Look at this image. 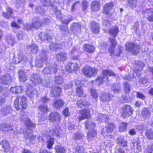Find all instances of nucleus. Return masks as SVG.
I'll list each match as a JSON object with an SVG mask.
<instances>
[{"label":"nucleus","instance_id":"49","mask_svg":"<svg viewBox=\"0 0 153 153\" xmlns=\"http://www.w3.org/2000/svg\"><path fill=\"white\" fill-rule=\"evenodd\" d=\"M38 108L39 110L43 113H45L48 111V106L47 105H39L38 107Z\"/></svg>","mask_w":153,"mask_h":153},{"label":"nucleus","instance_id":"61","mask_svg":"<svg viewBox=\"0 0 153 153\" xmlns=\"http://www.w3.org/2000/svg\"><path fill=\"white\" fill-rule=\"evenodd\" d=\"M84 149L83 146H78L75 148V153H84Z\"/></svg>","mask_w":153,"mask_h":153},{"label":"nucleus","instance_id":"41","mask_svg":"<svg viewBox=\"0 0 153 153\" xmlns=\"http://www.w3.org/2000/svg\"><path fill=\"white\" fill-rule=\"evenodd\" d=\"M117 141L118 144L121 145L122 146L125 147L126 146L127 141L125 140L123 137L120 135L118 136Z\"/></svg>","mask_w":153,"mask_h":153},{"label":"nucleus","instance_id":"25","mask_svg":"<svg viewBox=\"0 0 153 153\" xmlns=\"http://www.w3.org/2000/svg\"><path fill=\"white\" fill-rule=\"evenodd\" d=\"M56 57L58 61H64L66 60L68 58L67 54L64 52H61L58 53L57 54Z\"/></svg>","mask_w":153,"mask_h":153},{"label":"nucleus","instance_id":"39","mask_svg":"<svg viewBox=\"0 0 153 153\" xmlns=\"http://www.w3.org/2000/svg\"><path fill=\"white\" fill-rule=\"evenodd\" d=\"M95 124L94 122L88 120L85 122V127L86 129H93L95 126Z\"/></svg>","mask_w":153,"mask_h":153},{"label":"nucleus","instance_id":"10","mask_svg":"<svg viewBox=\"0 0 153 153\" xmlns=\"http://www.w3.org/2000/svg\"><path fill=\"white\" fill-rule=\"evenodd\" d=\"M57 65H54L53 67L51 65L47 66L44 69L42 72L44 74H51L52 73L55 74L57 71Z\"/></svg>","mask_w":153,"mask_h":153},{"label":"nucleus","instance_id":"28","mask_svg":"<svg viewBox=\"0 0 153 153\" xmlns=\"http://www.w3.org/2000/svg\"><path fill=\"white\" fill-rule=\"evenodd\" d=\"M28 51L31 53L35 54L38 50V48L37 45L35 44H33L31 45H28L27 47Z\"/></svg>","mask_w":153,"mask_h":153},{"label":"nucleus","instance_id":"16","mask_svg":"<svg viewBox=\"0 0 153 153\" xmlns=\"http://www.w3.org/2000/svg\"><path fill=\"white\" fill-rule=\"evenodd\" d=\"M90 24L92 31L95 34L99 33L100 31V27L98 23L93 21L91 22Z\"/></svg>","mask_w":153,"mask_h":153},{"label":"nucleus","instance_id":"6","mask_svg":"<svg viewBox=\"0 0 153 153\" xmlns=\"http://www.w3.org/2000/svg\"><path fill=\"white\" fill-rule=\"evenodd\" d=\"M97 68H92L88 66H86L82 69L83 74L88 77H91L94 75L97 72Z\"/></svg>","mask_w":153,"mask_h":153},{"label":"nucleus","instance_id":"30","mask_svg":"<svg viewBox=\"0 0 153 153\" xmlns=\"http://www.w3.org/2000/svg\"><path fill=\"white\" fill-rule=\"evenodd\" d=\"M59 132L57 128H55L54 129H52L50 130L48 133V135L50 136L51 139H54V137H53L54 136H56L59 137Z\"/></svg>","mask_w":153,"mask_h":153},{"label":"nucleus","instance_id":"1","mask_svg":"<svg viewBox=\"0 0 153 153\" xmlns=\"http://www.w3.org/2000/svg\"><path fill=\"white\" fill-rule=\"evenodd\" d=\"M20 119L21 121L24 123L27 128H26L25 130L22 131H19L18 132L20 133L23 132L24 138L26 140L29 139L30 142L33 144L34 141L36 139V136L32 134V131L31 130L35 128V125L31 122L27 115H22Z\"/></svg>","mask_w":153,"mask_h":153},{"label":"nucleus","instance_id":"43","mask_svg":"<svg viewBox=\"0 0 153 153\" xmlns=\"http://www.w3.org/2000/svg\"><path fill=\"white\" fill-rule=\"evenodd\" d=\"M41 83L45 87H49L51 88V86H52V85H51L49 78L47 77H45L42 80L41 79Z\"/></svg>","mask_w":153,"mask_h":153},{"label":"nucleus","instance_id":"23","mask_svg":"<svg viewBox=\"0 0 153 153\" xmlns=\"http://www.w3.org/2000/svg\"><path fill=\"white\" fill-rule=\"evenodd\" d=\"M0 145L2 146L4 152H8L10 149L8 141L6 140H3L0 143Z\"/></svg>","mask_w":153,"mask_h":153},{"label":"nucleus","instance_id":"48","mask_svg":"<svg viewBox=\"0 0 153 153\" xmlns=\"http://www.w3.org/2000/svg\"><path fill=\"white\" fill-rule=\"evenodd\" d=\"M127 5L131 9H133L136 7L137 0H127Z\"/></svg>","mask_w":153,"mask_h":153},{"label":"nucleus","instance_id":"22","mask_svg":"<svg viewBox=\"0 0 153 153\" xmlns=\"http://www.w3.org/2000/svg\"><path fill=\"white\" fill-rule=\"evenodd\" d=\"M81 28V25L77 23H74L71 26V30L75 34H77L80 31Z\"/></svg>","mask_w":153,"mask_h":153},{"label":"nucleus","instance_id":"8","mask_svg":"<svg viewBox=\"0 0 153 153\" xmlns=\"http://www.w3.org/2000/svg\"><path fill=\"white\" fill-rule=\"evenodd\" d=\"M109 40H110L111 45L108 49V51L110 54H114L115 56H119L121 52V48L119 47L117 50V52H114V48L117 45V43L115 39L114 38H110Z\"/></svg>","mask_w":153,"mask_h":153},{"label":"nucleus","instance_id":"17","mask_svg":"<svg viewBox=\"0 0 153 153\" xmlns=\"http://www.w3.org/2000/svg\"><path fill=\"white\" fill-rule=\"evenodd\" d=\"M49 120L52 122L60 120L59 114L56 112L52 113L48 117Z\"/></svg>","mask_w":153,"mask_h":153},{"label":"nucleus","instance_id":"64","mask_svg":"<svg viewBox=\"0 0 153 153\" xmlns=\"http://www.w3.org/2000/svg\"><path fill=\"white\" fill-rule=\"evenodd\" d=\"M108 129V131L111 132H112L114 128L116 127L115 124L113 123H111L108 124V126L107 127Z\"/></svg>","mask_w":153,"mask_h":153},{"label":"nucleus","instance_id":"42","mask_svg":"<svg viewBox=\"0 0 153 153\" xmlns=\"http://www.w3.org/2000/svg\"><path fill=\"white\" fill-rule=\"evenodd\" d=\"M10 91L13 93L18 94L22 93V90L21 86L13 87L10 88Z\"/></svg>","mask_w":153,"mask_h":153},{"label":"nucleus","instance_id":"11","mask_svg":"<svg viewBox=\"0 0 153 153\" xmlns=\"http://www.w3.org/2000/svg\"><path fill=\"white\" fill-rule=\"evenodd\" d=\"M66 69L69 72L71 73L73 71H77L79 69V67L76 63L70 62L66 66Z\"/></svg>","mask_w":153,"mask_h":153},{"label":"nucleus","instance_id":"33","mask_svg":"<svg viewBox=\"0 0 153 153\" xmlns=\"http://www.w3.org/2000/svg\"><path fill=\"white\" fill-rule=\"evenodd\" d=\"M49 47L51 50L55 51L62 48V46L60 44L53 42L50 44Z\"/></svg>","mask_w":153,"mask_h":153},{"label":"nucleus","instance_id":"44","mask_svg":"<svg viewBox=\"0 0 153 153\" xmlns=\"http://www.w3.org/2000/svg\"><path fill=\"white\" fill-rule=\"evenodd\" d=\"M111 89L112 91L115 92H119L121 91V85L119 83H114L112 86Z\"/></svg>","mask_w":153,"mask_h":153},{"label":"nucleus","instance_id":"12","mask_svg":"<svg viewBox=\"0 0 153 153\" xmlns=\"http://www.w3.org/2000/svg\"><path fill=\"white\" fill-rule=\"evenodd\" d=\"M51 87L52 88L51 95L52 97H56L60 96L62 90L59 87H55L51 86Z\"/></svg>","mask_w":153,"mask_h":153},{"label":"nucleus","instance_id":"27","mask_svg":"<svg viewBox=\"0 0 153 153\" xmlns=\"http://www.w3.org/2000/svg\"><path fill=\"white\" fill-rule=\"evenodd\" d=\"M143 14H147V19L149 22H153V10L152 9H148L143 12Z\"/></svg>","mask_w":153,"mask_h":153},{"label":"nucleus","instance_id":"60","mask_svg":"<svg viewBox=\"0 0 153 153\" xmlns=\"http://www.w3.org/2000/svg\"><path fill=\"white\" fill-rule=\"evenodd\" d=\"M127 127V124L126 123L122 122L119 126V131L120 132L124 131L126 129Z\"/></svg>","mask_w":153,"mask_h":153},{"label":"nucleus","instance_id":"34","mask_svg":"<svg viewBox=\"0 0 153 153\" xmlns=\"http://www.w3.org/2000/svg\"><path fill=\"white\" fill-rule=\"evenodd\" d=\"M39 37L42 41L44 40L50 41L51 39V38L48 34L44 32L40 33L39 35Z\"/></svg>","mask_w":153,"mask_h":153},{"label":"nucleus","instance_id":"14","mask_svg":"<svg viewBox=\"0 0 153 153\" xmlns=\"http://www.w3.org/2000/svg\"><path fill=\"white\" fill-rule=\"evenodd\" d=\"M113 6V4L112 2H110L106 4L103 7V13L107 15H108L109 16L112 15L111 13H110V10L111 9Z\"/></svg>","mask_w":153,"mask_h":153},{"label":"nucleus","instance_id":"3","mask_svg":"<svg viewBox=\"0 0 153 153\" xmlns=\"http://www.w3.org/2000/svg\"><path fill=\"white\" fill-rule=\"evenodd\" d=\"M134 63L135 67L133 73L132 77L133 79L140 76L141 74V71L145 65L143 62L140 61H136Z\"/></svg>","mask_w":153,"mask_h":153},{"label":"nucleus","instance_id":"29","mask_svg":"<svg viewBox=\"0 0 153 153\" xmlns=\"http://www.w3.org/2000/svg\"><path fill=\"white\" fill-rule=\"evenodd\" d=\"M97 132L94 129L90 130L88 134L87 138L89 141H91L97 137Z\"/></svg>","mask_w":153,"mask_h":153},{"label":"nucleus","instance_id":"47","mask_svg":"<svg viewBox=\"0 0 153 153\" xmlns=\"http://www.w3.org/2000/svg\"><path fill=\"white\" fill-rule=\"evenodd\" d=\"M109 137L110 139L111 138V140H106L105 142V143L107 146L110 148H111L114 144V137L113 136H110Z\"/></svg>","mask_w":153,"mask_h":153},{"label":"nucleus","instance_id":"50","mask_svg":"<svg viewBox=\"0 0 153 153\" xmlns=\"http://www.w3.org/2000/svg\"><path fill=\"white\" fill-rule=\"evenodd\" d=\"M84 49L85 51L90 53H93L95 48L93 46L86 44L85 45Z\"/></svg>","mask_w":153,"mask_h":153},{"label":"nucleus","instance_id":"19","mask_svg":"<svg viewBox=\"0 0 153 153\" xmlns=\"http://www.w3.org/2000/svg\"><path fill=\"white\" fill-rule=\"evenodd\" d=\"M1 79L3 84L6 85L10 84L12 81L11 77L8 74L2 76Z\"/></svg>","mask_w":153,"mask_h":153},{"label":"nucleus","instance_id":"4","mask_svg":"<svg viewBox=\"0 0 153 153\" xmlns=\"http://www.w3.org/2000/svg\"><path fill=\"white\" fill-rule=\"evenodd\" d=\"M49 21V19H41L40 18L37 17L33 20V28L38 29L42 26L48 24Z\"/></svg>","mask_w":153,"mask_h":153},{"label":"nucleus","instance_id":"45","mask_svg":"<svg viewBox=\"0 0 153 153\" xmlns=\"http://www.w3.org/2000/svg\"><path fill=\"white\" fill-rule=\"evenodd\" d=\"M109 32V33L114 36L113 38L115 39V37L119 32L118 27L116 26L113 27L111 28L110 29Z\"/></svg>","mask_w":153,"mask_h":153},{"label":"nucleus","instance_id":"56","mask_svg":"<svg viewBox=\"0 0 153 153\" xmlns=\"http://www.w3.org/2000/svg\"><path fill=\"white\" fill-rule=\"evenodd\" d=\"M45 62L43 61L42 59L40 58L37 59L35 61V65L37 67H41L43 66V62Z\"/></svg>","mask_w":153,"mask_h":153},{"label":"nucleus","instance_id":"54","mask_svg":"<svg viewBox=\"0 0 153 153\" xmlns=\"http://www.w3.org/2000/svg\"><path fill=\"white\" fill-rule=\"evenodd\" d=\"M35 10L37 13L41 15L44 14L45 12L44 7L41 6H38L36 7Z\"/></svg>","mask_w":153,"mask_h":153},{"label":"nucleus","instance_id":"52","mask_svg":"<svg viewBox=\"0 0 153 153\" xmlns=\"http://www.w3.org/2000/svg\"><path fill=\"white\" fill-rule=\"evenodd\" d=\"M41 3L44 6L47 7L51 6V7H53V3H52L51 0H41Z\"/></svg>","mask_w":153,"mask_h":153},{"label":"nucleus","instance_id":"20","mask_svg":"<svg viewBox=\"0 0 153 153\" xmlns=\"http://www.w3.org/2000/svg\"><path fill=\"white\" fill-rule=\"evenodd\" d=\"M134 151L136 153H138L142 150L141 146L140 140L138 139L137 141L132 143Z\"/></svg>","mask_w":153,"mask_h":153},{"label":"nucleus","instance_id":"24","mask_svg":"<svg viewBox=\"0 0 153 153\" xmlns=\"http://www.w3.org/2000/svg\"><path fill=\"white\" fill-rule=\"evenodd\" d=\"M25 55L22 52H20L16 57L15 56L14 57L13 60L15 63L16 64L19 63L24 59H25Z\"/></svg>","mask_w":153,"mask_h":153},{"label":"nucleus","instance_id":"15","mask_svg":"<svg viewBox=\"0 0 153 153\" xmlns=\"http://www.w3.org/2000/svg\"><path fill=\"white\" fill-rule=\"evenodd\" d=\"M101 100L103 102L108 101L113 97V96L109 93H102L100 95Z\"/></svg>","mask_w":153,"mask_h":153},{"label":"nucleus","instance_id":"5","mask_svg":"<svg viewBox=\"0 0 153 153\" xmlns=\"http://www.w3.org/2000/svg\"><path fill=\"white\" fill-rule=\"evenodd\" d=\"M103 76H100L98 77L96 80L97 83L100 85L101 83L103 82V81L108 80V76H116V74L111 71H108L106 70L102 71V72Z\"/></svg>","mask_w":153,"mask_h":153},{"label":"nucleus","instance_id":"35","mask_svg":"<svg viewBox=\"0 0 153 153\" xmlns=\"http://www.w3.org/2000/svg\"><path fill=\"white\" fill-rule=\"evenodd\" d=\"M108 115L100 114L98 115L97 121L99 123L105 122L107 123L108 120Z\"/></svg>","mask_w":153,"mask_h":153},{"label":"nucleus","instance_id":"21","mask_svg":"<svg viewBox=\"0 0 153 153\" xmlns=\"http://www.w3.org/2000/svg\"><path fill=\"white\" fill-rule=\"evenodd\" d=\"M27 89L26 91L27 94L31 97H33L36 93V91L34 88H33L31 85H28L27 86Z\"/></svg>","mask_w":153,"mask_h":153},{"label":"nucleus","instance_id":"53","mask_svg":"<svg viewBox=\"0 0 153 153\" xmlns=\"http://www.w3.org/2000/svg\"><path fill=\"white\" fill-rule=\"evenodd\" d=\"M139 81L140 84L145 86H147L149 83L148 79L146 76L140 78Z\"/></svg>","mask_w":153,"mask_h":153},{"label":"nucleus","instance_id":"13","mask_svg":"<svg viewBox=\"0 0 153 153\" xmlns=\"http://www.w3.org/2000/svg\"><path fill=\"white\" fill-rule=\"evenodd\" d=\"M30 80L35 85L41 83V79L39 75L37 74H33L31 75L30 77Z\"/></svg>","mask_w":153,"mask_h":153},{"label":"nucleus","instance_id":"36","mask_svg":"<svg viewBox=\"0 0 153 153\" xmlns=\"http://www.w3.org/2000/svg\"><path fill=\"white\" fill-rule=\"evenodd\" d=\"M0 129L3 131H8L12 130L13 128L10 125L2 124L0 125Z\"/></svg>","mask_w":153,"mask_h":153},{"label":"nucleus","instance_id":"62","mask_svg":"<svg viewBox=\"0 0 153 153\" xmlns=\"http://www.w3.org/2000/svg\"><path fill=\"white\" fill-rule=\"evenodd\" d=\"M91 95L93 98L95 100H96L98 98V95L96 90L92 88L91 89Z\"/></svg>","mask_w":153,"mask_h":153},{"label":"nucleus","instance_id":"31","mask_svg":"<svg viewBox=\"0 0 153 153\" xmlns=\"http://www.w3.org/2000/svg\"><path fill=\"white\" fill-rule=\"evenodd\" d=\"M100 4L99 1H94L91 3V8L92 10L97 11L100 8Z\"/></svg>","mask_w":153,"mask_h":153},{"label":"nucleus","instance_id":"37","mask_svg":"<svg viewBox=\"0 0 153 153\" xmlns=\"http://www.w3.org/2000/svg\"><path fill=\"white\" fill-rule=\"evenodd\" d=\"M19 80L21 81L25 82L27 79L25 73L22 70L19 71Z\"/></svg>","mask_w":153,"mask_h":153},{"label":"nucleus","instance_id":"26","mask_svg":"<svg viewBox=\"0 0 153 153\" xmlns=\"http://www.w3.org/2000/svg\"><path fill=\"white\" fill-rule=\"evenodd\" d=\"M64 104L63 101L61 99L56 100L53 103V106L55 109H59Z\"/></svg>","mask_w":153,"mask_h":153},{"label":"nucleus","instance_id":"63","mask_svg":"<svg viewBox=\"0 0 153 153\" xmlns=\"http://www.w3.org/2000/svg\"><path fill=\"white\" fill-rule=\"evenodd\" d=\"M60 28L62 33L64 34H67L68 33V29L66 26L64 27L62 26H60Z\"/></svg>","mask_w":153,"mask_h":153},{"label":"nucleus","instance_id":"58","mask_svg":"<svg viewBox=\"0 0 153 153\" xmlns=\"http://www.w3.org/2000/svg\"><path fill=\"white\" fill-rule=\"evenodd\" d=\"M54 141L53 139H51L49 140L47 142V146L48 149H53V145L54 144Z\"/></svg>","mask_w":153,"mask_h":153},{"label":"nucleus","instance_id":"57","mask_svg":"<svg viewBox=\"0 0 153 153\" xmlns=\"http://www.w3.org/2000/svg\"><path fill=\"white\" fill-rule=\"evenodd\" d=\"M7 42L11 46H13L14 43V38L13 36L8 35L7 36Z\"/></svg>","mask_w":153,"mask_h":153},{"label":"nucleus","instance_id":"55","mask_svg":"<svg viewBox=\"0 0 153 153\" xmlns=\"http://www.w3.org/2000/svg\"><path fill=\"white\" fill-rule=\"evenodd\" d=\"M75 90L76 95L80 97L83 94V91L82 87H76Z\"/></svg>","mask_w":153,"mask_h":153},{"label":"nucleus","instance_id":"46","mask_svg":"<svg viewBox=\"0 0 153 153\" xmlns=\"http://www.w3.org/2000/svg\"><path fill=\"white\" fill-rule=\"evenodd\" d=\"M145 135L147 138L149 140L153 139V130L152 129H147L146 130Z\"/></svg>","mask_w":153,"mask_h":153},{"label":"nucleus","instance_id":"51","mask_svg":"<svg viewBox=\"0 0 153 153\" xmlns=\"http://www.w3.org/2000/svg\"><path fill=\"white\" fill-rule=\"evenodd\" d=\"M124 92L126 93H129L130 91V87L129 84L127 82L125 81L123 84Z\"/></svg>","mask_w":153,"mask_h":153},{"label":"nucleus","instance_id":"40","mask_svg":"<svg viewBox=\"0 0 153 153\" xmlns=\"http://www.w3.org/2000/svg\"><path fill=\"white\" fill-rule=\"evenodd\" d=\"M48 52L44 50H42L39 54L40 58L42 59L43 61H46L47 60V55Z\"/></svg>","mask_w":153,"mask_h":153},{"label":"nucleus","instance_id":"32","mask_svg":"<svg viewBox=\"0 0 153 153\" xmlns=\"http://www.w3.org/2000/svg\"><path fill=\"white\" fill-rule=\"evenodd\" d=\"M12 111L10 106H4L1 108V112L3 115H6L9 114Z\"/></svg>","mask_w":153,"mask_h":153},{"label":"nucleus","instance_id":"2","mask_svg":"<svg viewBox=\"0 0 153 153\" xmlns=\"http://www.w3.org/2000/svg\"><path fill=\"white\" fill-rule=\"evenodd\" d=\"M14 103L15 107L18 110H20L22 111L27 106L26 99L23 96L17 97Z\"/></svg>","mask_w":153,"mask_h":153},{"label":"nucleus","instance_id":"38","mask_svg":"<svg viewBox=\"0 0 153 153\" xmlns=\"http://www.w3.org/2000/svg\"><path fill=\"white\" fill-rule=\"evenodd\" d=\"M54 149L56 153H65L66 149L61 145H55Z\"/></svg>","mask_w":153,"mask_h":153},{"label":"nucleus","instance_id":"9","mask_svg":"<svg viewBox=\"0 0 153 153\" xmlns=\"http://www.w3.org/2000/svg\"><path fill=\"white\" fill-rule=\"evenodd\" d=\"M139 46L131 43L128 42L126 44V49L127 51H131L133 54H136L139 51Z\"/></svg>","mask_w":153,"mask_h":153},{"label":"nucleus","instance_id":"59","mask_svg":"<svg viewBox=\"0 0 153 153\" xmlns=\"http://www.w3.org/2000/svg\"><path fill=\"white\" fill-rule=\"evenodd\" d=\"M142 114L144 117H148L150 115V111L147 108H143L142 111Z\"/></svg>","mask_w":153,"mask_h":153},{"label":"nucleus","instance_id":"7","mask_svg":"<svg viewBox=\"0 0 153 153\" xmlns=\"http://www.w3.org/2000/svg\"><path fill=\"white\" fill-rule=\"evenodd\" d=\"M133 109L129 105H125L122 107L121 116L124 118H126L132 115Z\"/></svg>","mask_w":153,"mask_h":153},{"label":"nucleus","instance_id":"18","mask_svg":"<svg viewBox=\"0 0 153 153\" xmlns=\"http://www.w3.org/2000/svg\"><path fill=\"white\" fill-rule=\"evenodd\" d=\"M81 116L79 117V120H82L85 118L90 117V110L88 109H83L79 111Z\"/></svg>","mask_w":153,"mask_h":153}]
</instances>
